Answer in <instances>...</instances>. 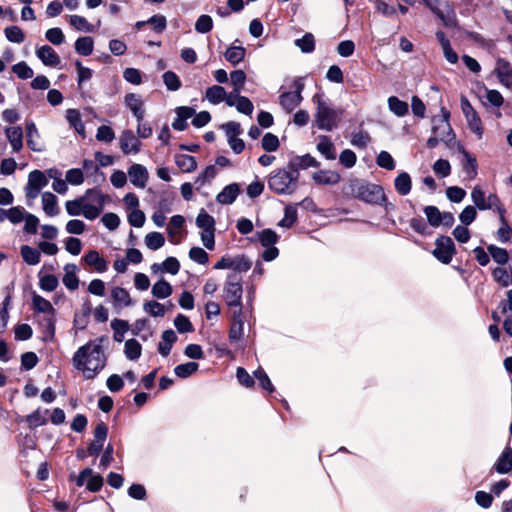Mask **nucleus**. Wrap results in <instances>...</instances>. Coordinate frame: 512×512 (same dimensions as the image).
<instances>
[{"instance_id": "obj_1", "label": "nucleus", "mask_w": 512, "mask_h": 512, "mask_svg": "<svg viewBox=\"0 0 512 512\" xmlns=\"http://www.w3.org/2000/svg\"><path fill=\"white\" fill-rule=\"evenodd\" d=\"M103 340L104 337L95 341L90 340L79 347L73 355V366L81 371L87 380L94 379L107 365V355L101 345Z\"/></svg>"}, {"instance_id": "obj_2", "label": "nucleus", "mask_w": 512, "mask_h": 512, "mask_svg": "<svg viewBox=\"0 0 512 512\" xmlns=\"http://www.w3.org/2000/svg\"><path fill=\"white\" fill-rule=\"evenodd\" d=\"M349 189L351 195L356 199L368 204L383 206L386 211L393 209V205L388 202L381 185L356 178L349 181Z\"/></svg>"}, {"instance_id": "obj_3", "label": "nucleus", "mask_w": 512, "mask_h": 512, "mask_svg": "<svg viewBox=\"0 0 512 512\" xmlns=\"http://www.w3.org/2000/svg\"><path fill=\"white\" fill-rule=\"evenodd\" d=\"M300 173H294L288 168L276 169L268 178V187L278 195H290L298 188Z\"/></svg>"}, {"instance_id": "obj_4", "label": "nucleus", "mask_w": 512, "mask_h": 512, "mask_svg": "<svg viewBox=\"0 0 512 512\" xmlns=\"http://www.w3.org/2000/svg\"><path fill=\"white\" fill-rule=\"evenodd\" d=\"M85 205L84 217L88 220L96 219L102 212L109 196L105 195L98 188L87 189L83 196Z\"/></svg>"}, {"instance_id": "obj_5", "label": "nucleus", "mask_w": 512, "mask_h": 512, "mask_svg": "<svg viewBox=\"0 0 512 512\" xmlns=\"http://www.w3.org/2000/svg\"><path fill=\"white\" fill-rule=\"evenodd\" d=\"M242 293L241 277L236 273L228 274L224 286V299L229 307H237L239 313H242Z\"/></svg>"}, {"instance_id": "obj_6", "label": "nucleus", "mask_w": 512, "mask_h": 512, "mask_svg": "<svg viewBox=\"0 0 512 512\" xmlns=\"http://www.w3.org/2000/svg\"><path fill=\"white\" fill-rule=\"evenodd\" d=\"M313 100L317 104L315 114L317 127L321 130L332 131L337 127V112L330 108L318 94L313 97Z\"/></svg>"}, {"instance_id": "obj_7", "label": "nucleus", "mask_w": 512, "mask_h": 512, "mask_svg": "<svg viewBox=\"0 0 512 512\" xmlns=\"http://www.w3.org/2000/svg\"><path fill=\"white\" fill-rule=\"evenodd\" d=\"M432 255L442 264H449L456 254V246L451 237L440 235L435 240Z\"/></svg>"}, {"instance_id": "obj_8", "label": "nucleus", "mask_w": 512, "mask_h": 512, "mask_svg": "<svg viewBox=\"0 0 512 512\" xmlns=\"http://www.w3.org/2000/svg\"><path fill=\"white\" fill-rule=\"evenodd\" d=\"M441 113L442 118H433L432 132L434 134H437L439 129H443V133L441 134L440 140L444 142L448 147H450L452 141H454L456 137L449 123L450 112L445 107H442Z\"/></svg>"}, {"instance_id": "obj_9", "label": "nucleus", "mask_w": 512, "mask_h": 512, "mask_svg": "<svg viewBox=\"0 0 512 512\" xmlns=\"http://www.w3.org/2000/svg\"><path fill=\"white\" fill-rule=\"evenodd\" d=\"M48 178L41 170H33L28 175V181L25 187V195L28 199H35L38 197L42 188L48 185Z\"/></svg>"}, {"instance_id": "obj_10", "label": "nucleus", "mask_w": 512, "mask_h": 512, "mask_svg": "<svg viewBox=\"0 0 512 512\" xmlns=\"http://www.w3.org/2000/svg\"><path fill=\"white\" fill-rule=\"evenodd\" d=\"M460 103L462 112L467 120L470 130L475 133L478 138H481L483 135V128L478 113L465 96H461Z\"/></svg>"}, {"instance_id": "obj_11", "label": "nucleus", "mask_w": 512, "mask_h": 512, "mask_svg": "<svg viewBox=\"0 0 512 512\" xmlns=\"http://www.w3.org/2000/svg\"><path fill=\"white\" fill-rule=\"evenodd\" d=\"M120 149L123 154L138 153L141 149V142L136 138L132 130H124L120 136Z\"/></svg>"}, {"instance_id": "obj_12", "label": "nucleus", "mask_w": 512, "mask_h": 512, "mask_svg": "<svg viewBox=\"0 0 512 512\" xmlns=\"http://www.w3.org/2000/svg\"><path fill=\"white\" fill-rule=\"evenodd\" d=\"M458 152L463 155L462 168L466 173L467 177L472 180L475 179L478 174V164L475 156L470 154L463 145L460 143L457 146Z\"/></svg>"}, {"instance_id": "obj_13", "label": "nucleus", "mask_w": 512, "mask_h": 512, "mask_svg": "<svg viewBox=\"0 0 512 512\" xmlns=\"http://www.w3.org/2000/svg\"><path fill=\"white\" fill-rule=\"evenodd\" d=\"M320 163L309 153L301 156H293L288 162V168L293 170L294 173H299L300 170H306L310 167H319Z\"/></svg>"}, {"instance_id": "obj_14", "label": "nucleus", "mask_w": 512, "mask_h": 512, "mask_svg": "<svg viewBox=\"0 0 512 512\" xmlns=\"http://www.w3.org/2000/svg\"><path fill=\"white\" fill-rule=\"evenodd\" d=\"M130 182L138 188H144L149 178L146 167L141 164H133L128 168Z\"/></svg>"}, {"instance_id": "obj_15", "label": "nucleus", "mask_w": 512, "mask_h": 512, "mask_svg": "<svg viewBox=\"0 0 512 512\" xmlns=\"http://www.w3.org/2000/svg\"><path fill=\"white\" fill-rule=\"evenodd\" d=\"M493 469L499 474H507L512 471V448L509 445L505 446L494 463Z\"/></svg>"}, {"instance_id": "obj_16", "label": "nucleus", "mask_w": 512, "mask_h": 512, "mask_svg": "<svg viewBox=\"0 0 512 512\" xmlns=\"http://www.w3.org/2000/svg\"><path fill=\"white\" fill-rule=\"evenodd\" d=\"M434 14L437 15L446 27L454 28L457 26L456 14L449 2L444 1Z\"/></svg>"}, {"instance_id": "obj_17", "label": "nucleus", "mask_w": 512, "mask_h": 512, "mask_svg": "<svg viewBox=\"0 0 512 512\" xmlns=\"http://www.w3.org/2000/svg\"><path fill=\"white\" fill-rule=\"evenodd\" d=\"M125 105L131 110L137 120H143L144 118V103L140 96L134 93H128L124 98Z\"/></svg>"}, {"instance_id": "obj_18", "label": "nucleus", "mask_w": 512, "mask_h": 512, "mask_svg": "<svg viewBox=\"0 0 512 512\" xmlns=\"http://www.w3.org/2000/svg\"><path fill=\"white\" fill-rule=\"evenodd\" d=\"M240 193V187L237 183H231L225 186L216 196V201L222 205H231Z\"/></svg>"}, {"instance_id": "obj_19", "label": "nucleus", "mask_w": 512, "mask_h": 512, "mask_svg": "<svg viewBox=\"0 0 512 512\" xmlns=\"http://www.w3.org/2000/svg\"><path fill=\"white\" fill-rule=\"evenodd\" d=\"M313 181L318 185H336L340 182V174L332 170H319L312 175Z\"/></svg>"}, {"instance_id": "obj_20", "label": "nucleus", "mask_w": 512, "mask_h": 512, "mask_svg": "<svg viewBox=\"0 0 512 512\" xmlns=\"http://www.w3.org/2000/svg\"><path fill=\"white\" fill-rule=\"evenodd\" d=\"M111 297L115 308L129 307L133 305L129 292L123 287H114L111 290Z\"/></svg>"}, {"instance_id": "obj_21", "label": "nucleus", "mask_w": 512, "mask_h": 512, "mask_svg": "<svg viewBox=\"0 0 512 512\" xmlns=\"http://www.w3.org/2000/svg\"><path fill=\"white\" fill-rule=\"evenodd\" d=\"M6 137L13 152H19L23 147V131L20 126L8 127L5 130Z\"/></svg>"}, {"instance_id": "obj_22", "label": "nucleus", "mask_w": 512, "mask_h": 512, "mask_svg": "<svg viewBox=\"0 0 512 512\" xmlns=\"http://www.w3.org/2000/svg\"><path fill=\"white\" fill-rule=\"evenodd\" d=\"M88 266H92L99 273L107 270L108 263L104 257L100 256L96 250H89L83 257Z\"/></svg>"}, {"instance_id": "obj_23", "label": "nucleus", "mask_w": 512, "mask_h": 512, "mask_svg": "<svg viewBox=\"0 0 512 512\" xmlns=\"http://www.w3.org/2000/svg\"><path fill=\"white\" fill-rule=\"evenodd\" d=\"M162 341L158 344V352L167 357L172 349L173 344L177 341V335L172 329H167L162 333Z\"/></svg>"}, {"instance_id": "obj_24", "label": "nucleus", "mask_w": 512, "mask_h": 512, "mask_svg": "<svg viewBox=\"0 0 512 512\" xmlns=\"http://www.w3.org/2000/svg\"><path fill=\"white\" fill-rule=\"evenodd\" d=\"M303 100L302 95L295 94L293 92H284L279 96V103L284 110L287 112H292L296 107H298Z\"/></svg>"}, {"instance_id": "obj_25", "label": "nucleus", "mask_w": 512, "mask_h": 512, "mask_svg": "<svg viewBox=\"0 0 512 512\" xmlns=\"http://www.w3.org/2000/svg\"><path fill=\"white\" fill-rule=\"evenodd\" d=\"M65 274L62 278L64 286L69 290H76L79 286V278L76 275L77 266L72 263H68L64 266Z\"/></svg>"}, {"instance_id": "obj_26", "label": "nucleus", "mask_w": 512, "mask_h": 512, "mask_svg": "<svg viewBox=\"0 0 512 512\" xmlns=\"http://www.w3.org/2000/svg\"><path fill=\"white\" fill-rule=\"evenodd\" d=\"M42 204L43 210L48 216H56L59 214L58 199L53 193L44 192L42 194Z\"/></svg>"}, {"instance_id": "obj_27", "label": "nucleus", "mask_w": 512, "mask_h": 512, "mask_svg": "<svg viewBox=\"0 0 512 512\" xmlns=\"http://www.w3.org/2000/svg\"><path fill=\"white\" fill-rule=\"evenodd\" d=\"M66 120L69 125L74 128V130L80 134L83 138L85 135V125L81 119L80 112L76 109H68L66 111Z\"/></svg>"}, {"instance_id": "obj_28", "label": "nucleus", "mask_w": 512, "mask_h": 512, "mask_svg": "<svg viewBox=\"0 0 512 512\" xmlns=\"http://www.w3.org/2000/svg\"><path fill=\"white\" fill-rule=\"evenodd\" d=\"M279 236L277 233L270 229L266 228L262 231H258L255 237L251 238V241H259L263 247H268L271 245H275L278 242Z\"/></svg>"}, {"instance_id": "obj_29", "label": "nucleus", "mask_w": 512, "mask_h": 512, "mask_svg": "<svg viewBox=\"0 0 512 512\" xmlns=\"http://www.w3.org/2000/svg\"><path fill=\"white\" fill-rule=\"evenodd\" d=\"M394 186L397 193L406 196L412 189L411 177L407 172H401L394 180Z\"/></svg>"}, {"instance_id": "obj_30", "label": "nucleus", "mask_w": 512, "mask_h": 512, "mask_svg": "<svg viewBox=\"0 0 512 512\" xmlns=\"http://www.w3.org/2000/svg\"><path fill=\"white\" fill-rule=\"evenodd\" d=\"M37 57L43 64H60V58L55 50L49 45H43L36 51Z\"/></svg>"}, {"instance_id": "obj_31", "label": "nucleus", "mask_w": 512, "mask_h": 512, "mask_svg": "<svg viewBox=\"0 0 512 512\" xmlns=\"http://www.w3.org/2000/svg\"><path fill=\"white\" fill-rule=\"evenodd\" d=\"M317 150L328 160H334L336 158L335 147L331 139L326 135L319 136Z\"/></svg>"}, {"instance_id": "obj_32", "label": "nucleus", "mask_w": 512, "mask_h": 512, "mask_svg": "<svg viewBox=\"0 0 512 512\" xmlns=\"http://www.w3.org/2000/svg\"><path fill=\"white\" fill-rule=\"evenodd\" d=\"M241 314L239 311H235L233 315V323L229 330V340L232 343H236L240 341L243 335V321L241 319Z\"/></svg>"}, {"instance_id": "obj_33", "label": "nucleus", "mask_w": 512, "mask_h": 512, "mask_svg": "<svg viewBox=\"0 0 512 512\" xmlns=\"http://www.w3.org/2000/svg\"><path fill=\"white\" fill-rule=\"evenodd\" d=\"M175 163L184 173H190L197 168L196 158L187 154H177L175 156Z\"/></svg>"}, {"instance_id": "obj_34", "label": "nucleus", "mask_w": 512, "mask_h": 512, "mask_svg": "<svg viewBox=\"0 0 512 512\" xmlns=\"http://www.w3.org/2000/svg\"><path fill=\"white\" fill-rule=\"evenodd\" d=\"M33 309L36 312L55 315V309L47 299L34 293L32 296Z\"/></svg>"}, {"instance_id": "obj_35", "label": "nucleus", "mask_w": 512, "mask_h": 512, "mask_svg": "<svg viewBox=\"0 0 512 512\" xmlns=\"http://www.w3.org/2000/svg\"><path fill=\"white\" fill-rule=\"evenodd\" d=\"M172 292L171 284L163 278L154 283L151 290L152 295L158 299L168 298Z\"/></svg>"}, {"instance_id": "obj_36", "label": "nucleus", "mask_w": 512, "mask_h": 512, "mask_svg": "<svg viewBox=\"0 0 512 512\" xmlns=\"http://www.w3.org/2000/svg\"><path fill=\"white\" fill-rule=\"evenodd\" d=\"M26 136H27V146L32 150L36 152L42 151V148L37 145L35 142V138H39V132L37 130V127L35 123L32 120H29L26 122Z\"/></svg>"}, {"instance_id": "obj_37", "label": "nucleus", "mask_w": 512, "mask_h": 512, "mask_svg": "<svg viewBox=\"0 0 512 512\" xmlns=\"http://www.w3.org/2000/svg\"><path fill=\"white\" fill-rule=\"evenodd\" d=\"M20 254L28 265H37L41 259L40 251L29 245L21 246Z\"/></svg>"}, {"instance_id": "obj_38", "label": "nucleus", "mask_w": 512, "mask_h": 512, "mask_svg": "<svg viewBox=\"0 0 512 512\" xmlns=\"http://www.w3.org/2000/svg\"><path fill=\"white\" fill-rule=\"evenodd\" d=\"M389 110L398 117H403L409 112L408 103L400 100L396 96H390L388 98Z\"/></svg>"}, {"instance_id": "obj_39", "label": "nucleus", "mask_w": 512, "mask_h": 512, "mask_svg": "<svg viewBox=\"0 0 512 512\" xmlns=\"http://www.w3.org/2000/svg\"><path fill=\"white\" fill-rule=\"evenodd\" d=\"M39 287L45 292L54 291L58 285L59 280L54 274H42V270L38 273Z\"/></svg>"}, {"instance_id": "obj_40", "label": "nucleus", "mask_w": 512, "mask_h": 512, "mask_svg": "<svg viewBox=\"0 0 512 512\" xmlns=\"http://www.w3.org/2000/svg\"><path fill=\"white\" fill-rule=\"evenodd\" d=\"M225 96H226V91H225L224 87H222L220 85H213V86L209 87L206 90V94H205L206 99L211 104H214V105H217V104L221 103L222 101H224Z\"/></svg>"}, {"instance_id": "obj_41", "label": "nucleus", "mask_w": 512, "mask_h": 512, "mask_svg": "<svg viewBox=\"0 0 512 512\" xmlns=\"http://www.w3.org/2000/svg\"><path fill=\"white\" fill-rule=\"evenodd\" d=\"M142 346L136 339H129L125 342L124 353L127 359L135 361L140 358Z\"/></svg>"}, {"instance_id": "obj_42", "label": "nucleus", "mask_w": 512, "mask_h": 512, "mask_svg": "<svg viewBox=\"0 0 512 512\" xmlns=\"http://www.w3.org/2000/svg\"><path fill=\"white\" fill-rule=\"evenodd\" d=\"M94 41L90 36L79 37L75 42V51L79 55L88 56L92 53Z\"/></svg>"}, {"instance_id": "obj_43", "label": "nucleus", "mask_w": 512, "mask_h": 512, "mask_svg": "<svg viewBox=\"0 0 512 512\" xmlns=\"http://www.w3.org/2000/svg\"><path fill=\"white\" fill-rule=\"evenodd\" d=\"M488 253L492 259L499 265H505L509 261L508 251L504 248L498 247L494 244L487 246Z\"/></svg>"}, {"instance_id": "obj_44", "label": "nucleus", "mask_w": 512, "mask_h": 512, "mask_svg": "<svg viewBox=\"0 0 512 512\" xmlns=\"http://www.w3.org/2000/svg\"><path fill=\"white\" fill-rule=\"evenodd\" d=\"M252 267V261L244 254L236 255L232 257V267L231 269L234 271L233 273H241L247 272Z\"/></svg>"}, {"instance_id": "obj_45", "label": "nucleus", "mask_w": 512, "mask_h": 512, "mask_svg": "<svg viewBox=\"0 0 512 512\" xmlns=\"http://www.w3.org/2000/svg\"><path fill=\"white\" fill-rule=\"evenodd\" d=\"M47 418L42 414L41 408H37L31 414L25 417V423L29 429L33 430L39 426L47 424Z\"/></svg>"}, {"instance_id": "obj_46", "label": "nucleus", "mask_w": 512, "mask_h": 512, "mask_svg": "<svg viewBox=\"0 0 512 512\" xmlns=\"http://www.w3.org/2000/svg\"><path fill=\"white\" fill-rule=\"evenodd\" d=\"M111 328L114 331V335H113L114 340L116 342H122L124 339V334L129 329V323L126 320L115 318L111 321Z\"/></svg>"}, {"instance_id": "obj_47", "label": "nucleus", "mask_w": 512, "mask_h": 512, "mask_svg": "<svg viewBox=\"0 0 512 512\" xmlns=\"http://www.w3.org/2000/svg\"><path fill=\"white\" fill-rule=\"evenodd\" d=\"M85 205L86 203H84V198L80 196L76 199L66 201L65 209L70 216H78L80 214L84 215Z\"/></svg>"}, {"instance_id": "obj_48", "label": "nucleus", "mask_w": 512, "mask_h": 512, "mask_svg": "<svg viewBox=\"0 0 512 512\" xmlns=\"http://www.w3.org/2000/svg\"><path fill=\"white\" fill-rule=\"evenodd\" d=\"M196 226L202 230L215 229V219L205 209H201L196 217Z\"/></svg>"}, {"instance_id": "obj_49", "label": "nucleus", "mask_w": 512, "mask_h": 512, "mask_svg": "<svg viewBox=\"0 0 512 512\" xmlns=\"http://www.w3.org/2000/svg\"><path fill=\"white\" fill-rule=\"evenodd\" d=\"M199 368V364L196 362H186L179 364L174 368V373L177 377L186 379L194 374Z\"/></svg>"}, {"instance_id": "obj_50", "label": "nucleus", "mask_w": 512, "mask_h": 512, "mask_svg": "<svg viewBox=\"0 0 512 512\" xmlns=\"http://www.w3.org/2000/svg\"><path fill=\"white\" fill-rule=\"evenodd\" d=\"M245 49L242 46L232 45L225 52V59L230 64H238L244 59Z\"/></svg>"}, {"instance_id": "obj_51", "label": "nucleus", "mask_w": 512, "mask_h": 512, "mask_svg": "<svg viewBox=\"0 0 512 512\" xmlns=\"http://www.w3.org/2000/svg\"><path fill=\"white\" fill-rule=\"evenodd\" d=\"M494 73L501 84L507 88H512V66H496Z\"/></svg>"}, {"instance_id": "obj_52", "label": "nucleus", "mask_w": 512, "mask_h": 512, "mask_svg": "<svg viewBox=\"0 0 512 512\" xmlns=\"http://www.w3.org/2000/svg\"><path fill=\"white\" fill-rule=\"evenodd\" d=\"M165 243V237L160 232H150L145 236L146 246L153 251L160 249Z\"/></svg>"}, {"instance_id": "obj_53", "label": "nucleus", "mask_w": 512, "mask_h": 512, "mask_svg": "<svg viewBox=\"0 0 512 512\" xmlns=\"http://www.w3.org/2000/svg\"><path fill=\"white\" fill-rule=\"evenodd\" d=\"M424 214L426 215L427 222L432 227H438L441 225V211L438 207L429 205L425 206L423 209Z\"/></svg>"}, {"instance_id": "obj_54", "label": "nucleus", "mask_w": 512, "mask_h": 512, "mask_svg": "<svg viewBox=\"0 0 512 512\" xmlns=\"http://www.w3.org/2000/svg\"><path fill=\"white\" fill-rule=\"evenodd\" d=\"M471 199L476 209H479L481 211L489 210V205L486 204L485 193L479 186H475L473 188L471 192Z\"/></svg>"}, {"instance_id": "obj_55", "label": "nucleus", "mask_w": 512, "mask_h": 512, "mask_svg": "<svg viewBox=\"0 0 512 512\" xmlns=\"http://www.w3.org/2000/svg\"><path fill=\"white\" fill-rule=\"evenodd\" d=\"M297 218V209L292 205H288L285 207L284 217L278 225L285 228H291L296 223Z\"/></svg>"}, {"instance_id": "obj_56", "label": "nucleus", "mask_w": 512, "mask_h": 512, "mask_svg": "<svg viewBox=\"0 0 512 512\" xmlns=\"http://www.w3.org/2000/svg\"><path fill=\"white\" fill-rule=\"evenodd\" d=\"M280 146V142L278 137L273 133H266L264 134L262 140H261V147L266 152H274L278 150Z\"/></svg>"}, {"instance_id": "obj_57", "label": "nucleus", "mask_w": 512, "mask_h": 512, "mask_svg": "<svg viewBox=\"0 0 512 512\" xmlns=\"http://www.w3.org/2000/svg\"><path fill=\"white\" fill-rule=\"evenodd\" d=\"M69 23L72 27L79 31L92 32L93 25L87 21V19L80 15H71Z\"/></svg>"}, {"instance_id": "obj_58", "label": "nucleus", "mask_w": 512, "mask_h": 512, "mask_svg": "<svg viewBox=\"0 0 512 512\" xmlns=\"http://www.w3.org/2000/svg\"><path fill=\"white\" fill-rule=\"evenodd\" d=\"M235 98L237 111L250 116L254 110V106L251 100L246 96H241L240 94L235 95Z\"/></svg>"}, {"instance_id": "obj_59", "label": "nucleus", "mask_w": 512, "mask_h": 512, "mask_svg": "<svg viewBox=\"0 0 512 512\" xmlns=\"http://www.w3.org/2000/svg\"><path fill=\"white\" fill-rule=\"evenodd\" d=\"M174 326L181 334L194 331V327L189 318L183 314H178L174 319Z\"/></svg>"}, {"instance_id": "obj_60", "label": "nucleus", "mask_w": 512, "mask_h": 512, "mask_svg": "<svg viewBox=\"0 0 512 512\" xmlns=\"http://www.w3.org/2000/svg\"><path fill=\"white\" fill-rule=\"evenodd\" d=\"M217 175V169L214 165H208L195 179V185H197V189L202 187L206 181L214 179Z\"/></svg>"}, {"instance_id": "obj_61", "label": "nucleus", "mask_w": 512, "mask_h": 512, "mask_svg": "<svg viewBox=\"0 0 512 512\" xmlns=\"http://www.w3.org/2000/svg\"><path fill=\"white\" fill-rule=\"evenodd\" d=\"M295 45L300 48L304 53H310L315 48L314 36L311 33H306L302 38L295 40Z\"/></svg>"}, {"instance_id": "obj_62", "label": "nucleus", "mask_w": 512, "mask_h": 512, "mask_svg": "<svg viewBox=\"0 0 512 512\" xmlns=\"http://www.w3.org/2000/svg\"><path fill=\"white\" fill-rule=\"evenodd\" d=\"M143 309L153 317H163L165 315L164 306L155 300L146 301L143 305Z\"/></svg>"}, {"instance_id": "obj_63", "label": "nucleus", "mask_w": 512, "mask_h": 512, "mask_svg": "<svg viewBox=\"0 0 512 512\" xmlns=\"http://www.w3.org/2000/svg\"><path fill=\"white\" fill-rule=\"evenodd\" d=\"M213 28V20L211 16L203 14L198 17L195 23V30L198 33L206 34L210 32Z\"/></svg>"}, {"instance_id": "obj_64", "label": "nucleus", "mask_w": 512, "mask_h": 512, "mask_svg": "<svg viewBox=\"0 0 512 512\" xmlns=\"http://www.w3.org/2000/svg\"><path fill=\"white\" fill-rule=\"evenodd\" d=\"M162 78L167 90L177 91L180 89L181 81L173 71H166Z\"/></svg>"}]
</instances>
